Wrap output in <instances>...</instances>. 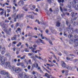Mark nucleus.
Segmentation results:
<instances>
[{"instance_id": "f03ea898", "label": "nucleus", "mask_w": 78, "mask_h": 78, "mask_svg": "<svg viewBox=\"0 0 78 78\" xmlns=\"http://www.w3.org/2000/svg\"><path fill=\"white\" fill-rule=\"evenodd\" d=\"M70 16L74 20H75L78 17V13L75 12H72L70 14Z\"/></svg>"}, {"instance_id": "f704fd0d", "label": "nucleus", "mask_w": 78, "mask_h": 78, "mask_svg": "<svg viewBox=\"0 0 78 78\" xmlns=\"http://www.w3.org/2000/svg\"><path fill=\"white\" fill-rule=\"evenodd\" d=\"M48 42L50 44H51V45H53V44H52V42L51 40H49L48 41Z\"/></svg>"}, {"instance_id": "aec40b11", "label": "nucleus", "mask_w": 78, "mask_h": 78, "mask_svg": "<svg viewBox=\"0 0 78 78\" xmlns=\"http://www.w3.org/2000/svg\"><path fill=\"white\" fill-rule=\"evenodd\" d=\"M45 76H46L48 78H50V76H49V74H48L47 73H45Z\"/></svg>"}, {"instance_id": "5fc2aeb1", "label": "nucleus", "mask_w": 78, "mask_h": 78, "mask_svg": "<svg viewBox=\"0 0 78 78\" xmlns=\"http://www.w3.org/2000/svg\"><path fill=\"white\" fill-rule=\"evenodd\" d=\"M66 59L67 60H68H68H70V58L68 57H67L66 58Z\"/></svg>"}, {"instance_id": "b1692460", "label": "nucleus", "mask_w": 78, "mask_h": 78, "mask_svg": "<svg viewBox=\"0 0 78 78\" xmlns=\"http://www.w3.org/2000/svg\"><path fill=\"white\" fill-rule=\"evenodd\" d=\"M39 40L40 41H41V42H41V43L42 44H45V43H44V41H43V40H41V39H39Z\"/></svg>"}, {"instance_id": "ddd939ff", "label": "nucleus", "mask_w": 78, "mask_h": 78, "mask_svg": "<svg viewBox=\"0 0 78 78\" xmlns=\"http://www.w3.org/2000/svg\"><path fill=\"white\" fill-rule=\"evenodd\" d=\"M66 68L68 70H72L73 69V68L72 67L69 66L68 65H67Z\"/></svg>"}, {"instance_id": "37998d69", "label": "nucleus", "mask_w": 78, "mask_h": 78, "mask_svg": "<svg viewBox=\"0 0 78 78\" xmlns=\"http://www.w3.org/2000/svg\"><path fill=\"white\" fill-rule=\"evenodd\" d=\"M24 78H28V76H27V75L25 74L24 75Z\"/></svg>"}, {"instance_id": "9b49d317", "label": "nucleus", "mask_w": 78, "mask_h": 78, "mask_svg": "<svg viewBox=\"0 0 78 78\" xmlns=\"http://www.w3.org/2000/svg\"><path fill=\"white\" fill-rule=\"evenodd\" d=\"M5 58L2 59V60L0 61V65L1 66H3L5 64Z\"/></svg>"}, {"instance_id": "09e8293b", "label": "nucleus", "mask_w": 78, "mask_h": 78, "mask_svg": "<svg viewBox=\"0 0 78 78\" xmlns=\"http://www.w3.org/2000/svg\"><path fill=\"white\" fill-rule=\"evenodd\" d=\"M55 31H56L55 30H53L51 31V32H52V33H55Z\"/></svg>"}, {"instance_id": "052dcab7", "label": "nucleus", "mask_w": 78, "mask_h": 78, "mask_svg": "<svg viewBox=\"0 0 78 78\" xmlns=\"http://www.w3.org/2000/svg\"><path fill=\"white\" fill-rule=\"evenodd\" d=\"M25 45H26V46H27V47H29V45H28V44L27 43H26L25 44Z\"/></svg>"}, {"instance_id": "8fccbe9b", "label": "nucleus", "mask_w": 78, "mask_h": 78, "mask_svg": "<svg viewBox=\"0 0 78 78\" xmlns=\"http://www.w3.org/2000/svg\"><path fill=\"white\" fill-rule=\"evenodd\" d=\"M40 73H44L43 71H42V69H41L40 70Z\"/></svg>"}, {"instance_id": "4468645a", "label": "nucleus", "mask_w": 78, "mask_h": 78, "mask_svg": "<svg viewBox=\"0 0 78 78\" xmlns=\"http://www.w3.org/2000/svg\"><path fill=\"white\" fill-rule=\"evenodd\" d=\"M61 26V23L57 22L56 23V27H60Z\"/></svg>"}, {"instance_id": "dca6fc26", "label": "nucleus", "mask_w": 78, "mask_h": 78, "mask_svg": "<svg viewBox=\"0 0 78 78\" xmlns=\"http://www.w3.org/2000/svg\"><path fill=\"white\" fill-rule=\"evenodd\" d=\"M4 31H5L6 34H8L9 35V34H10V33H11V32L9 31L8 30H4Z\"/></svg>"}, {"instance_id": "c85d7f7f", "label": "nucleus", "mask_w": 78, "mask_h": 78, "mask_svg": "<svg viewBox=\"0 0 78 78\" xmlns=\"http://www.w3.org/2000/svg\"><path fill=\"white\" fill-rule=\"evenodd\" d=\"M35 65L36 66V67H35V68H37L38 67H39V65H38V64L36 62H35Z\"/></svg>"}, {"instance_id": "4d7b16f0", "label": "nucleus", "mask_w": 78, "mask_h": 78, "mask_svg": "<svg viewBox=\"0 0 78 78\" xmlns=\"http://www.w3.org/2000/svg\"><path fill=\"white\" fill-rule=\"evenodd\" d=\"M12 44H17V42L16 41H13L12 42Z\"/></svg>"}, {"instance_id": "c756f323", "label": "nucleus", "mask_w": 78, "mask_h": 78, "mask_svg": "<svg viewBox=\"0 0 78 78\" xmlns=\"http://www.w3.org/2000/svg\"><path fill=\"white\" fill-rule=\"evenodd\" d=\"M73 35H72L71 34H69L68 35L69 38H71V37H73Z\"/></svg>"}, {"instance_id": "393cba45", "label": "nucleus", "mask_w": 78, "mask_h": 78, "mask_svg": "<svg viewBox=\"0 0 78 78\" xmlns=\"http://www.w3.org/2000/svg\"><path fill=\"white\" fill-rule=\"evenodd\" d=\"M25 73H20L19 74V75H21V76H23H23L25 75Z\"/></svg>"}, {"instance_id": "72a5a7b5", "label": "nucleus", "mask_w": 78, "mask_h": 78, "mask_svg": "<svg viewBox=\"0 0 78 78\" xmlns=\"http://www.w3.org/2000/svg\"><path fill=\"white\" fill-rule=\"evenodd\" d=\"M71 5H68L67 6H66V7L67 8H71Z\"/></svg>"}, {"instance_id": "6e6d98bb", "label": "nucleus", "mask_w": 78, "mask_h": 78, "mask_svg": "<svg viewBox=\"0 0 78 78\" xmlns=\"http://www.w3.org/2000/svg\"><path fill=\"white\" fill-rule=\"evenodd\" d=\"M20 65V62H19L17 64V66H19Z\"/></svg>"}, {"instance_id": "3c124183", "label": "nucleus", "mask_w": 78, "mask_h": 78, "mask_svg": "<svg viewBox=\"0 0 78 78\" xmlns=\"http://www.w3.org/2000/svg\"><path fill=\"white\" fill-rule=\"evenodd\" d=\"M23 76H22L20 75V76H19L18 78H23Z\"/></svg>"}, {"instance_id": "c9c22d12", "label": "nucleus", "mask_w": 78, "mask_h": 78, "mask_svg": "<svg viewBox=\"0 0 78 78\" xmlns=\"http://www.w3.org/2000/svg\"><path fill=\"white\" fill-rule=\"evenodd\" d=\"M35 63H34V64H32V66L33 67H34L35 68H36V66L35 65Z\"/></svg>"}, {"instance_id": "7ed1b4c3", "label": "nucleus", "mask_w": 78, "mask_h": 78, "mask_svg": "<svg viewBox=\"0 0 78 78\" xmlns=\"http://www.w3.org/2000/svg\"><path fill=\"white\" fill-rule=\"evenodd\" d=\"M12 70L14 71V72H15L17 73H19L20 72H21V71H22V70L20 69V68H16L15 67H13L12 68Z\"/></svg>"}, {"instance_id": "a18cd8bd", "label": "nucleus", "mask_w": 78, "mask_h": 78, "mask_svg": "<svg viewBox=\"0 0 78 78\" xmlns=\"http://www.w3.org/2000/svg\"><path fill=\"white\" fill-rule=\"evenodd\" d=\"M5 51H2L1 52V54H2V55H3V54H5Z\"/></svg>"}, {"instance_id": "39448f33", "label": "nucleus", "mask_w": 78, "mask_h": 78, "mask_svg": "<svg viewBox=\"0 0 78 78\" xmlns=\"http://www.w3.org/2000/svg\"><path fill=\"white\" fill-rule=\"evenodd\" d=\"M5 67H9L10 69H12V67L10 65V63L9 62H6L5 64Z\"/></svg>"}, {"instance_id": "473e14b6", "label": "nucleus", "mask_w": 78, "mask_h": 78, "mask_svg": "<svg viewBox=\"0 0 78 78\" xmlns=\"http://www.w3.org/2000/svg\"><path fill=\"white\" fill-rule=\"evenodd\" d=\"M6 25L4 24L3 26H2V27L3 28H6Z\"/></svg>"}, {"instance_id": "1a4fd4ad", "label": "nucleus", "mask_w": 78, "mask_h": 78, "mask_svg": "<svg viewBox=\"0 0 78 78\" xmlns=\"http://www.w3.org/2000/svg\"><path fill=\"white\" fill-rule=\"evenodd\" d=\"M19 6H23V5H24V2L22 0H20L18 3Z\"/></svg>"}, {"instance_id": "e433bc0d", "label": "nucleus", "mask_w": 78, "mask_h": 78, "mask_svg": "<svg viewBox=\"0 0 78 78\" xmlns=\"http://www.w3.org/2000/svg\"><path fill=\"white\" fill-rule=\"evenodd\" d=\"M75 32L76 33H77L78 34V30L77 29H75V30H74Z\"/></svg>"}, {"instance_id": "bb28decb", "label": "nucleus", "mask_w": 78, "mask_h": 78, "mask_svg": "<svg viewBox=\"0 0 78 78\" xmlns=\"http://www.w3.org/2000/svg\"><path fill=\"white\" fill-rule=\"evenodd\" d=\"M22 45V43L20 42L16 45V46L17 47H19L20 45Z\"/></svg>"}, {"instance_id": "a878e982", "label": "nucleus", "mask_w": 78, "mask_h": 78, "mask_svg": "<svg viewBox=\"0 0 78 78\" xmlns=\"http://www.w3.org/2000/svg\"><path fill=\"white\" fill-rule=\"evenodd\" d=\"M25 56H26V55H23V56L21 57L20 58V59H22V60L25 59Z\"/></svg>"}, {"instance_id": "603ef678", "label": "nucleus", "mask_w": 78, "mask_h": 78, "mask_svg": "<svg viewBox=\"0 0 78 78\" xmlns=\"http://www.w3.org/2000/svg\"><path fill=\"white\" fill-rule=\"evenodd\" d=\"M54 30V28L53 27H51L50 28V30L51 31H53V30Z\"/></svg>"}, {"instance_id": "f8f14e48", "label": "nucleus", "mask_w": 78, "mask_h": 78, "mask_svg": "<svg viewBox=\"0 0 78 78\" xmlns=\"http://www.w3.org/2000/svg\"><path fill=\"white\" fill-rule=\"evenodd\" d=\"M60 11L62 12H63V11H67V9H66L65 8H64L62 9V7H60Z\"/></svg>"}, {"instance_id": "423d86ee", "label": "nucleus", "mask_w": 78, "mask_h": 78, "mask_svg": "<svg viewBox=\"0 0 78 78\" xmlns=\"http://www.w3.org/2000/svg\"><path fill=\"white\" fill-rule=\"evenodd\" d=\"M0 73L1 75H6L7 76L9 74V73L6 72L5 70H2L0 72Z\"/></svg>"}, {"instance_id": "f257e3e1", "label": "nucleus", "mask_w": 78, "mask_h": 78, "mask_svg": "<svg viewBox=\"0 0 78 78\" xmlns=\"http://www.w3.org/2000/svg\"><path fill=\"white\" fill-rule=\"evenodd\" d=\"M78 42V41L77 39L74 40L73 38H72L69 41V43L71 44H74V43H75L76 46H78V43H77Z\"/></svg>"}, {"instance_id": "bf43d9fd", "label": "nucleus", "mask_w": 78, "mask_h": 78, "mask_svg": "<svg viewBox=\"0 0 78 78\" xmlns=\"http://www.w3.org/2000/svg\"><path fill=\"white\" fill-rule=\"evenodd\" d=\"M45 38H46V37H45V36H43L41 37L42 39H45Z\"/></svg>"}, {"instance_id": "0eeeda50", "label": "nucleus", "mask_w": 78, "mask_h": 78, "mask_svg": "<svg viewBox=\"0 0 78 78\" xmlns=\"http://www.w3.org/2000/svg\"><path fill=\"white\" fill-rule=\"evenodd\" d=\"M78 3V0H74L73 1L70 2L69 4L71 6H73V5H76V3Z\"/></svg>"}, {"instance_id": "9d476101", "label": "nucleus", "mask_w": 78, "mask_h": 78, "mask_svg": "<svg viewBox=\"0 0 78 78\" xmlns=\"http://www.w3.org/2000/svg\"><path fill=\"white\" fill-rule=\"evenodd\" d=\"M61 66L63 68H66L67 65H66V64L63 61L61 62Z\"/></svg>"}, {"instance_id": "4c0bfd02", "label": "nucleus", "mask_w": 78, "mask_h": 78, "mask_svg": "<svg viewBox=\"0 0 78 78\" xmlns=\"http://www.w3.org/2000/svg\"><path fill=\"white\" fill-rule=\"evenodd\" d=\"M62 27L63 29H64V28H65V27H66V26H65V25H62Z\"/></svg>"}, {"instance_id": "6e6552de", "label": "nucleus", "mask_w": 78, "mask_h": 78, "mask_svg": "<svg viewBox=\"0 0 78 78\" xmlns=\"http://www.w3.org/2000/svg\"><path fill=\"white\" fill-rule=\"evenodd\" d=\"M66 23L68 27L67 28H66V30H68V29L69 30H70L71 29V28H70V26H71V24H70V23H69L68 21H67L66 20Z\"/></svg>"}, {"instance_id": "774afa93", "label": "nucleus", "mask_w": 78, "mask_h": 78, "mask_svg": "<svg viewBox=\"0 0 78 78\" xmlns=\"http://www.w3.org/2000/svg\"><path fill=\"white\" fill-rule=\"evenodd\" d=\"M33 37H34V38H37V36H34Z\"/></svg>"}, {"instance_id": "2f4dec72", "label": "nucleus", "mask_w": 78, "mask_h": 78, "mask_svg": "<svg viewBox=\"0 0 78 78\" xmlns=\"http://www.w3.org/2000/svg\"><path fill=\"white\" fill-rule=\"evenodd\" d=\"M20 65L23 67H25L24 64L23 63H20Z\"/></svg>"}, {"instance_id": "a19ab883", "label": "nucleus", "mask_w": 78, "mask_h": 78, "mask_svg": "<svg viewBox=\"0 0 78 78\" xmlns=\"http://www.w3.org/2000/svg\"><path fill=\"white\" fill-rule=\"evenodd\" d=\"M47 1L49 3H51V0H47Z\"/></svg>"}, {"instance_id": "5701e85b", "label": "nucleus", "mask_w": 78, "mask_h": 78, "mask_svg": "<svg viewBox=\"0 0 78 78\" xmlns=\"http://www.w3.org/2000/svg\"><path fill=\"white\" fill-rule=\"evenodd\" d=\"M75 9L76 10H77V11H78V5H76L74 7Z\"/></svg>"}, {"instance_id": "f3484780", "label": "nucleus", "mask_w": 78, "mask_h": 78, "mask_svg": "<svg viewBox=\"0 0 78 78\" xmlns=\"http://www.w3.org/2000/svg\"><path fill=\"white\" fill-rule=\"evenodd\" d=\"M12 50H13V51H16V50H17V49H18L19 50V51H20V48H16L15 47H14L13 48H12Z\"/></svg>"}, {"instance_id": "0e129e2a", "label": "nucleus", "mask_w": 78, "mask_h": 78, "mask_svg": "<svg viewBox=\"0 0 78 78\" xmlns=\"http://www.w3.org/2000/svg\"><path fill=\"white\" fill-rule=\"evenodd\" d=\"M45 40H46V41H49V38L46 37V38H45Z\"/></svg>"}, {"instance_id": "e2e57ef3", "label": "nucleus", "mask_w": 78, "mask_h": 78, "mask_svg": "<svg viewBox=\"0 0 78 78\" xmlns=\"http://www.w3.org/2000/svg\"><path fill=\"white\" fill-rule=\"evenodd\" d=\"M7 12L8 13L9 12H10V11H11V10H10V9H7Z\"/></svg>"}, {"instance_id": "cd10ccee", "label": "nucleus", "mask_w": 78, "mask_h": 78, "mask_svg": "<svg viewBox=\"0 0 78 78\" xmlns=\"http://www.w3.org/2000/svg\"><path fill=\"white\" fill-rule=\"evenodd\" d=\"M24 51L26 52H29L30 51H29V50L27 49V48H26L24 49Z\"/></svg>"}, {"instance_id": "58836bf2", "label": "nucleus", "mask_w": 78, "mask_h": 78, "mask_svg": "<svg viewBox=\"0 0 78 78\" xmlns=\"http://www.w3.org/2000/svg\"><path fill=\"white\" fill-rule=\"evenodd\" d=\"M37 22L39 24H40V23L39 22V21L37 20H35V22Z\"/></svg>"}, {"instance_id": "49530a36", "label": "nucleus", "mask_w": 78, "mask_h": 78, "mask_svg": "<svg viewBox=\"0 0 78 78\" xmlns=\"http://www.w3.org/2000/svg\"><path fill=\"white\" fill-rule=\"evenodd\" d=\"M28 55H29V56H32V55H33V54L31 53H29L28 54Z\"/></svg>"}, {"instance_id": "338daca9", "label": "nucleus", "mask_w": 78, "mask_h": 78, "mask_svg": "<svg viewBox=\"0 0 78 78\" xmlns=\"http://www.w3.org/2000/svg\"><path fill=\"white\" fill-rule=\"evenodd\" d=\"M22 41H24V40L25 39V38L24 37H22Z\"/></svg>"}, {"instance_id": "680f3d73", "label": "nucleus", "mask_w": 78, "mask_h": 78, "mask_svg": "<svg viewBox=\"0 0 78 78\" xmlns=\"http://www.w3.org/2000/svg\"><path fill=\"white\" fill-rule=\"evenodd\" d=\"M51 40H52V41H55V39L54 38H51Z\"/></svg>"}, {"instance_id": "69168bd1", "label": "nucleus", "mask_w": 78, "mask_h": 78, "mask_svg": "<svg viewBox=\"0 0 78 78\" xmlns=\"http://www.w3.org/2000/svg\"><path fill=\"white\" fill-rule=\"evenodd\" d=\"M8 31L11 33V28H9V29L8 30Z\"/></svg>"}, {"instance_id": "c03bdc74", "label": "nucleus", "mask_w": 78, "mask_h": 78, "mask_svg": "<svg viewBox=\"0 0 78 78\" xmlns=\"http://www.w3.org/2000/svg\"><path fill=\"white\" fill-rule=\"evenodd\" d=\"M28 62L30 64H32V62H31V59H29L28 61Z\"/></svg>"}, {"instance_id": "de8ad7c7", "label": "nucleus", "mask_w": 78, "mask_h": 78, "mask_svg": "<svg viewBox=\"0 0 78 78\" xmlns=\"http://www.w3.org/2000/svg\"><path fill=\"white\" fill-rule=\"evenodd\" d=\"M33 47L34 48H36L37 47V46L36 45L34 44L33 45Z\"/></svg>"}, {"instance_id": "13d9d810", "label": "nucleus", "mask_w": 78, "mask_h": 78, "mask_svg": "<svg viewBox=\"0 0 78 78\" xmlns=\"http://www.w3.org/2000/svg\"><path fill=\"white\" fill-rule=\"evenodd\" d=\"M11 27L12 28H14V24H12L11 25Z\"/></svg>"}, {"instance_id": "79ce46f5", "label": "nucleus", "mask_w": 78, "mask_h": 78, "mask_svg": "<svg viewBox=\"0 0 78 78\" xmlns=\"http://www.w3.org/2000/svg\"><path fill=\"white\" fill-rule=\"evenodd\" d=\"M27 69L28 70H30L31 69V66H29L27 67Z\"/></svg>"}, {"instance_id": "7c9ffc66", "label": "nucleus", "mask_w": 78, "mask_h": 78, "mask_svg": "<svg viewBox=\"0 0 78 78\" xmlns=\"http://www.w3.org/2000/svg\"><path fill=\"white\" fill-rule=\"evenodd\" d=\"M29 18H31V19H34V16L33 15H30Z\"/></svg>"}, {"instance_id": "6ab92c4d", "label": "nucleus", "mask_w": 78, "mask_h": 78, "mask_svg": "<svg viewBox=\"0 0 78 78\" xmlns=\"http://www.w3.org/2000/svg\"><path fill=\"white\" fill-rule=\"evenodd\" d=\"M0 24L1 27H3V26L5 24V22H4V21H2V22H0Z\"/></svg>"}, {"instance_id": "ea45409f", "label": "nucleus", "mask_w": 78, "mask_h": 78, "mask_svg": "<svg viewBox=\"0 0 78 78\" xmlns=\"http://www.w3.org/2000/svg\"><path fill=\"white\" fill-rule=\"evenodd\" d=\"M19 23H16V27H18V26H19Z\"/></svg>"}, {"instance_id": "4be33fe9", "label": "nucleus", "mask_w": 78, "mask_h": 78, "mask_svg": "<svg viewBox=\"0 0 78 78\" xmlns=\"http://www.w3.org/2000/svg\"><path fill=\"white\" fill-rule=\"evenodd\" d=\"M58 3H64V0H58Z\"/></svg>"}, {"instance_id": "20e7f679", "label": "nucleus", "mask_w": 78, "mask_h": 78, "mask_svg": "<svg viewBox=\"0 0 78 78\" xmlns=\"http://www.w3.org/2000/svg\"><path fill=\"white\" fill-rule=\"evenodd\" d=\"M29 49H31V51H32V52L34 53H37V51H41V50H38L34 51L35 50H36V48H34L33 47L31 46H29Z\"/></svg>"}, {"instance_id": "412c9836", "label": "nucleus", "mask_w": 78, "mask_h": 78, "mask_svg": "<svg viewBox=\"0 0 78 78\" xmlns=\"http://www.w3.org/2000/svg\"><path fill=\"white\" fill-rule=\"evenodd\" d=\"M24 16V14H22L20 15H19V19H21L22 17H23Z\"/></svg>"}, {"instance_id": "864d4df0", "label": "nucleus", "mask_w": 78, "mask_h": 78, "mask_svg": "<svg viewBox=\"0 0 78 78\" xmlns=\"http://www.w3.org/2000/svg\"><path fill=\"white\" fill-rule=\"evenodd\" d=\"M27 28L28 29V28H31H31H32V27H30V26H28L27 27Z\"/></svg>"}, {"instance_id": "2eb2a0df", "label": "nucleus", "mask_w": 78, "mask_h": 78, "mask_svg": "<svg viewBox=\"0 0 78 78\" xmlns=\"http://www.w3.org/2000/svg\"><path fill=\"white\" fill-rule=\"evenodd\" d=\"M17 35H15L13 37L11 38V40L12 41H14V40H16V37Z\"/></svg>"}, {"instance_id": "a211bd4d", "label": "nucleus", "mask_w": 78, "mask_h": 78, "mask_svg": "<svg viewBox=\"0 0 78 78\" xmlns=\"http://www.w3.org/2000/svg\"><path fill=\"white\" fill-rule=\"evenodd\" d=\"M70 23H73V25H76V23L75 22L73 21L72 20H71L70 21Z\"/></svg>"}]
</instances>
